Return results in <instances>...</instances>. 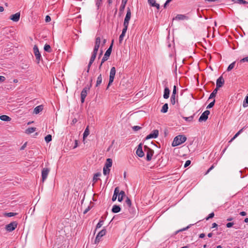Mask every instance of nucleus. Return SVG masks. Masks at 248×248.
Here are the masks:
<instances>
[{
	"label": "nucleus",
	"mask_w": 248,
	"mask_h": 248,
	"mask_svg": "<svg viewBox=\"0 0 248 248\" xmlns=\"http://www.w3.org/2000/svg\"><path fill=\"white\" fill-rule=\"evenodd\" d=\"M106 233V230L105 229H103L102 230L100 231L98 233V234H97V235L95 237V239L94 240V243L95 244H98L100 242L101 237L102 236H103L104 235H105Z\"/></svg>",
	"instance_id": "39448f33"
},
{
	"label": "nucleus",
	"mask_w": 248,
	"mask_h": 248,
	"mask_svg": "<svg viewBox=\"0 0 248 248\" xmlns=\"http://www.w3.org/2000/svg\"><path fill=\"white\" fill-rule=\"evenodd\" d=\"M248 2H247L246 1L244 0H241L240 4H246V3H248Z\"/></svg>",
	"instance_id": "338daca9"
},
{
	"label": "nucleus",
	"mask_w": 248,
	"mask_h": 248,
	"mask_svg": "<svg viewBox=\"0 0 248 248\" xmlns=\"http://www.w3.org/2000/svg\"><path fill=\"white\" fill-rule=\"evenodd\" d=\"M16 214H17V213H16L10 212V213H5L4 214V215L5 217H13V216L16 215Z\"/></svg>",
	"instance_id": "f704fd0d"
},
{
	"label": "nucleus",
	"mask_w": 248,
	"mask_h": 248,
	"mask_svg": "<svg viewBox=\"0 0 248 248\" xmlns=\"http://www.w3.org/2000/svg\"><path fill=\"white\" fill-rule=\"evenodd\" d=\"M210 111L208 110L204 111L200 117L199 119V121L200 122L206 121L208 119V117Z\"/></svg>",
	"instance_id": "1a4fd4ad"
},
{
	"label": "nucleus",
	"mask_w": 248,
	"mask_h": 248,
	"mask_svg": "<svg viewBox=\"0 0 248 248\" xmlns=\"http://www.w3.org/2000/svg\"><path fill=\"white\" fill-rule=\"evenodd\" d=\"M158 134H159V132H158V130H156V129L154 130L151 133L149 134L146 137V139L148 140V139H152V138L155 139L158 137Z\"/></svg>",
	"instance_id": "9b49d317"
},
{
	"label": "nucleus",
	"mask_w": 248,
	"mask_h": 248,
	"mask_svg": "<svg viewBox=\"0 0 248 248\" xmlns=\"http://www.w3.org/2000/svg\"><path fill=\"white\" fill-rule=\"evenodd\" d=\"M217 91H218V88H216L214 90V91H213V92L210 94V96L209 97V99H212L213 98H214L217 93Z\"/></svg>",
	"instance_id": "393cba45"
},
{
	"label": "nucleus",
	"mask_w": 248,
	"mask_h": 248,
	"mask_svg": "<svg viewBox=\"0 0 248 248\" xmlns=\"http://www.w3.org/2000/svg\"><path fill=\"white\" fill-rule=\"evenodd\" d=\"M124 28L123 29L122 33H124V34H125V33H126V32L127 31V28H128V24H125V25L124 24Z\"/></svg>",
	"instance_id": "37998d69"
},
{
	"label": "nucleus",
	"mask_w": 248,
	"mask_h": 248,
	"mask_svg": "<svg viewBox=\"0 0 248 248\" xmlns=\"http://www.w3.org/2000/svg\"><path fill=\"white\" fill-rule=\"evenodd\" d=\"M90 210V207H88L87 209H86L83 212V214H86Z\"/></svg>",
	"instance_id": "69168bd1"
},
{
	"label": "nucleus",
	"mask_w": 248,
	"mask_h": 248,
	"mask_svg": "<svg viewBox=\"0 0 248 248\" xmlns=\"http://www.w3.org/2000/svg\"><path fill=\"white\" fill-rule=\"evenodd\" d=\"M126 4H124L122 3L120 7V11L121 12H123L125 8Z\"/></svg>",
	"instance_id": "49530a36"
},
{
	"label": "nucleus",
	"mask_w": 248,
	"mask_h": 248,
	"mask_svg": "<svg viewBox=\"0 0 248 248\" xmlns=\"http://www.w3.org/2000/svg\"><path fill=\"white\" fill-rule=\"evenodd\" d=\"M51 20V18L49 16H46L45 18V21L46 22H48Z\"/></svg>",
	"instance_id": "4d7b16f0"
},
{
	"label": "nucleus",
	"mask_w": 248,
	"mask_h": 248,
	"mask_svg": "<svg viewBox=\"0 0 248 248\" xmlns=\"http://www.w3.org/2000/svg\"><path fill=\"white\" fill-rule=\"evenodd\" d=\"M176 95H171L170 97V102L172 105H174L175 104Z\"/></svg>",
	"instance_id": "e433bc0d"
},
{
	"label": "nucleus",
	"mask_w": 248,
	"mask_h": 248,
	"mask_svg": "<svg viewBox=\"0 0 248 248\" xmlns=\"http://www.w3.org/2000/svg\"><path fill=\"white\" fill-rule=\"evenodd\" d=\"M89 134H90V131H89V126H87L84 132V133H83V139H85L86 138H87L88 137V136L89 135Z\"/></svg>",
	"instance_id": "bb28decb"
},
{
	"label": "nucleus",
	"mask_w": 248,
	"mask_h": 248,
	"mask_svg": "<svg viewBox=\"0 0 248 248\" xmlns=\"http://www.w3.org/2000/svg\"><path fill=\"white\" fill-rule=\"evenodd\" d=\"M145 151L146 152V159L147 161H150L152 159V156L154 153V151L148 147L147 146H144Z\"/></svg>",
	"instance_id": "20e7f679"
},
{
	"label": "nucleus",
	"mask_w": 248,
	"mask_h": 248,
	"mask_svg": "<svg viewBox=\"0 0 248 248\" xmlns=\"http://www.w3.org/2000/svg\"><path fill=\"white\" fill-rule=\"evenodd\" d=\"M96 55L94 54H92V56L90 58V62H89V65H92L93 62H94L95 58H96Z\"/></svg>",
	"instance_id": "72a5a7b5"
},
{
	"label": "nucleus",
	"mask_w": 248,
	"mask_h": 248,
	"mask_svg": "<svg viewBox=\"0 0 248 248\" xmlns=\"http://www.w3.org/2000/svg\"><path fill=\"white\" fill-rule=\"evenodd\" d=\"M102 0H96V5L98 8H99V6L102 3Z\"/></svg>",
	"instance_id": "5fc2aeb1"
},
{
	"label": "nucleus",
	"mask_w": 248,
	"mask_h": 248,
	"mask_svg": "<svg viewBox=\"0 0 248 248\" xmlns=\"http://www.w3.org/2000/svg\"><path fill=\"white\" fill-rule=\"evenodd\" d=\"M92 82V79L91 80V83ZM92 86V83H90V85L88 87H85L81 93V102L82 103L84 102L85 98H86L87 92L90 90V87Z\"/></svg>",
	"instance_id": "f03ea898"
},
{
	"label": "nucleus",
	"mask_w": 248,
	"mask_h": 248,
	"mask_svg": "<svg viewBox=\"0 0 248 248\" xmlns=\"http://www.w3.org/2000/svg\"><path fill=\"white\" fill-rule=\"evenodd\" d=\"M168 104L166 103L163 106V107L161 109V112L162 113H166L168 111Z\"/></svg>",
	"instance_id": "c85d7f7f"
},
{
	"label": "nucleus",
	"mask_w": 248,
	"mask_h": 248,
	"mask_svg": "<svg viewBox=\"0 0 248 248\" xmlns=\"http://www.w3.org/2000/svg\"><path fill=\"white\" fill-rule=\"evenodd\" d=\"M101 175V173H96L94 174V176H93V181L95 182H96L98 178V177L99 176H100Z\"/></svg>",
	"instance_id": "58836bf2"
},
{
	"label": "nucleus",
	"mask_w": 248,
	"mask_h": 248,
	"mask_svg": "<svg viewBox=\"0 0 248 248\" xmlns=\"http://www.w3.org/2000/svg\"><path fill=\"white\" fill-rule=\"evenodd\" d=\"M190 163H191L190 160H188L186 161V162L184 165V167L186 168V167H188L190 164Z\"/></svg>",
	"instance_id": "864d4df0"
},
{
	"label": "nucleus",
	"mask_w": 248,
	"mask_h": 248,
	"mask_svg": "<svg viewBox=\"0 0 248 248\" xmlns=\"http://www.w3.org/2000/svg\"><path fill=\"white\" fill-rule=\"evenodd\" d=\"M214 165H212L207 170L206 172L205 173V175L207 174L211 170H212L214 168Z\"/></svg>",
	"instance_id": "8fccbe9b"
},
{
	"label": "nucleus",
	"mask_w": 248,
	"mask_h": 248,
	"mask_svg": "<svg viewBox=\"0 0 248 248\" xmlns=\"http://www.w3.org/2000/svg\"><path fill=\"white\" fill-rule=\"evenodd\" d=\"M118 194H119V187H116L114 189V194H113V195L112 198V200L113 202L116 201Z\"/></svg>",
	"instance_id": "aec40b11"
},
{
	"label": "nucleus",
	"mask_w": 248,
	"mask_h": 248,
	"mask_svg": "<svg viewBox=\"0 0 248 248\" xmlns=\"http://www.w3.org/2000/svg\"><path fill=\"white\" fill-rule=\"evenodd\" d=\"M136 154L140 157H142L144 156V154L142 151L141 144H140L138 145V147L136 151Z\"/></svg>",
	"instance_id": "4468645a"
},
{
	"label": "nucleus",
	"mask_w": 248,
	"mask_h": 248,
	"mask_svg": "<svg viewBox=\"0 0 248 248\" xmlns=\"http://www.w3.org/2000/svg\"><path fill=\"white\" fill-rule=\"evenodd\" d=\"M191 225H189L187 226L186 227L184 228H183V229H181V230H180L178 231V232H182V231H186V230L187 229H188L190 227V226H191Z\"/></svg>",
	"instance_id": "052dcab7"
},
{
	"label": "nucleus",
	"mask_w": 248,
	"mask_h": 248,
	"mask_svg": "<svg viewBox=\"0 0 248 248\" xmlns=\"http://www.w3.org/2000/svg\"><path fill=\"white\" fill-rule=\"evenodd\" d=\"M133 129L134 130V131H138L140 129H141V127L139 126H134L133 127H132Z\"/></svg>",
	"instance_id": "3c124183"
},
{
	"label": "nucleus",
	"mask_w": 248,
	"mask_h": 248,
	"mask_svg": "<svg viewBox=\"0 0 248 248\" xmlns=\"http://www.w3.org/2000/svg\"><path fill=\"white\" fill-rule=\"evenodd\" d=\"M224 83V80L222 76L219 77L217 80V88L221 87Z\"/></svg>",
	"instance_id": "ddd939ff"
},
{
	"label": "nucleus",
	"mask_w": 248,
	"mask_h": 248,
	"mask_svg": "<svg viewBox=\"0 0 248 248\" xmlns=\"http://www.w3.org/2000/svg\"><path fill=\"white\" fill-rule=\"evenodd\" d=\"M20 14L16 13L15 14L12 15L10 16V19L13 21L17 22L20 18Z\"/></svg>",
	"instance_id": "2eb2a0df"
},
{
	"label": "nucleus",
	"mask_w": 248,
	"mask_h": 248,
	"mask_svg": "<svg viewBox=\"0 0 248 248\" xmlns=\"http://www.w3.org/2000/svg\"><path fill=\"white\" fill-rule=\"evenodd\" d=\"M36 128L35 127H30L26 129V133L28 134H30L31 133H33L36 131Z\"/></svg>",
	"instance_id": "cd10ccee"
},
{
	"label": "nucleus",
	"mask_w": 248,
	"mask_h": 248,
	"mask_svg": "<svg viewBox=\"0 0 248 248\" xmlns=\"http://www.w3.org/2000/svg\"><path fill=\"white\" fill-rule=\"evenodd\" d=\"M45 141L48 143L52 140V136L51 135H47L45 138Z\"/></svg>",
	"instance_id": "c9c22d12"
},
{
	"label": "nucleus",
	"mask_w": 248,
	"mask_h": 248,
	"mask_svg": "<svg viewBox=\"0 0 248 248\" xmlns=\"http://www.w3.org/2000/svg\"><path fill=\"white\" fill-rule=\"evenodd\" d=\"M240 215L242 216H245L247 215V213L244 211H242L240 213Z\"/></svg>",
	"instance_id": "0e129e2a"
},
{
	"label": "nucleus",
	"mask_w": 248,
	"mask_h": 248,
	"mask_svg": "<svg viewBox=\"0 0 248 248\" xmlns=\"http://www.w3.org/2000/svg\"><path fill=\"white\" fill-rule=\"evenodd\" d=\"M246 62H248V56L241 59L240 61V62L241 63Z\"/></svg>",
	"instance_id": "de8ad7c7"
},
{
	"label": "nucleus",
	"mask_w": 248,
	"mask_h": 248,
	"mask_svg": "<svg viewBox=\"0 0 248 248\" xmlns=\"http://www.w3.org/2000/svg\"><path fill=\"white\" fill-rule=\"evenodd\" d=\"M125 206H126L128 208L130 207V206H131V200L128 197L126 198V199L125 201Z\"/></svg>",
	"instance_id": "c756f323"
},
{
	"label": "nucleus",
	"mask_w": 248,
	"mask_h": 248,
	"mask_svg": "<svg viewBox=\"0 0 248 248\" xmlns=\"http://www.w3.org/2000/svg\"><path fill=\"white\" fill-rule=\"evenodd\" d=\"M115 74L116 69L114 67H113L110 69L109 78V82L107 88V89L108 88L109 86L111 85V84L113 82Z\"/></svg>",
	"instance_id": "7ed1b4c3"
},
{
	"label": "nucleus",
	"mask_w": 248,
	"mask_h": 248,
	"mask_svg": "<svg viewBox=\"0 0 248 248\" xmlns=\"http://www.w3.org/2000/svg\"><path fill=\"white\" fill-rule=\"evenodd\" d=\"M205 236V234L204 233H201L199 235V237L201 238H203Z\"/></svg>",
	"instance_id": "774afa93"
},
{
	"label": "nucleus",
	"mask_w": 248,
	"mask_h": 248,
	"mask_svg": "<svg viewBox=\"0 0 248 248\" xmlns=\"http://www.w3.org/2000/svg\"><path fill=\"white\" fill-rule=\"evenodd\" d=\"M124 36H125V34L123 33H122L120 35L119 38V41L120 43H122V42L123 40V39H124Z\"/></svg>",
	"instance_id": "a18cd8bd"
},
{
	"label": "nucleus",
	"mask_w": 248,
	"mask_h": 248,
	"mask_svg": "<svg viewBox=\"0 0 248 248\" xmlns=\"http://www.w3.org/2000/svg\"><path fill=\"white\" fill-rule=\"evenodd\" d=\"M111 211L114 213H117L121 211V207L117 205H114L112 207Z\"/></svg>",
	"instance_id": "412c9836"
},
{
	"label": "nucleus",
	"mask_w": 248,
	"mask_h": 248,
	"mask_svg": "<svg viewBox=\"0 0 248 248\" xmlns=\"http://www.w3.org/2000/svg\"><path fill=\"white\" fill-rule=\"evenodd\" d=\"M235 62H232V63H231L229 66L227 68V71L228 72H229L231 70H232L235 66Z\"/></svg>",
	"instance_id": "7c9ffc66"
},
{
	"label": "nucleus",
	"mask_w": 248,
	"mask_h": 248,
	"mask_svg": "<svg viewBox=\"0 0 248 248\" xmlns=\"http://www.w3.org/2000/svg\"><path fill=\"white\" fill-rule=\"evenodd\" d=\"M215 100L214 99L213 101L211 102L207 107V108H212L214 105H215Z\"/></svg>",
	"instance_id": "c03bdc74"
},
{
	"label": "nucleus",
	"mask_w": 248,
	"mask_h": 248,
	"mask_svg": "<svg viewBox=\"0 0 248 248\" xmlns=\"http://www.w3.org/2000/svg\"><path fill=\"white\" fill-rule=\"evenodd\" d=\"M184 119H185L186 121L187 122H191L193 121V116H190L189 117H183Z\"/></svg>",
	"instance_id": "ea45409f"
},
{
	"label": "nucleus",
	"mask_w": 248,
	"mask_h": 248,
	"mask_svg": "<svg viewBox=\"0 0 248 248\" xmlns=\"http://www.w3.org/2000/svg\"><path fill=\"white\" fill-rule=\"evenodd\" d=\"M0 119L3 121L8 122L11 120V118L7 115H2L0 116Z\"/></svg>",
	"instance_id": "5701e85b"
},
{
	"label": "nucleus",
	"mask_w": 248,
	"mask_h": 248,
	"mask_svg": "<svg viewBox=\"0 0 248 248\" xmlns=\"http://www.w3.org/2000/svg\"><path fill=\"white\" fill-rule=\"evenodd\" d=\"M100 43H101L100 37H99V36L96 37V38H95V45H97V46H100Z\"/></svg>",
	"instance_id": "4c0bfd02"
},
{
	"label": "nucleus",
	"mask_w": 248,
	"mask_h": 248,
	"mask_svg": "<svg viewBox=\"0 0 248 248\" xmlns=\"http://www.w3.org/2000/svg\"><path fill=\"white\" fill-rule=\"evenodd\" d=\"M103 220H100L96 225V229L100 228L103 224Z\"/></svg>",
	"instance_id": "09e8293b"
},
{
	"label": "nucleus",
	"mask_w": 248,
	"mask_h": 248,
	"mask_svg": "<svg viewBox=\"0 0 248 248\" xmlns=\"http://www.w3.org/2000/svg\"><path fill=\"white\" fill-rule=\"evenodd\" d=\"M148 3L152 7H155L157 9L160 8V5L158 3H156L155 0H148Z\"/></svg>",
	"instance_id": "dca6fc26"
},
{
	"label": "nucleus",
	"mask_w": 248,
	"mask_h": 248,
	"mask_svg": "<svg viewBox=\"0 0 248 248\" xmlns=\"http://www.w3.org/2000/svg\"><path fill=\"white\" fill-rule=\"evenodd\" d=\"M50 171V170L48 168H43L42 170V182H44L48 176V174Z\"/></svg>",
	"instance_id": "9d476101"
},
{
	"label": "nucleus",
	"mask_w": 248,
	"mask_h": 248,
	"mask_svg": "<svg viewBox=\"0 0 248 248\" xmlns=\"http://www.w3.org/2000/svg\"><path fill=\"white\" fill-rule=\"evenodd\" d=\"M186 140V137L182 135L175 137L172 143V146L175 147L185 142Z\"/></svg>",
	"instance_id": "f257e3e1"
},
{
	"label": "nucleus",
	"mask_w": 248,
	"mask_h": 248,
	"mask_svg": "<svg viewBox=\"0 0 248 248\" xmlns=\"http://www.w3.org/2000/svg\"><path fill=\"white\" fill-rule=\"evenodd\" d=\"M44 49L45 51H46L47 52H51V47L49 45L46 44L44 46Z\"/></svg>",
	"instance_id": "2f4dec72"
},
{
	"label": "nucleus",
	"mask_w": 248,
	"mask_h": 248,
	"mask_svg": "<svg viewBox=\"0 0 248 248\" xmlns=\"http://www.w3.org/2000/svg\"><path fill=\"white\" fill-rule=\"evenodd\" d=\"M125 196V192L124 191H121L119 190V194L118 195V200L121 202L123 200L124 197Z\"/></svg>",
	"instance_id": "a211bd4d"
},
{
	"label": "nucleus",
	"mask_w": 248,
	"mask_h": 248,
	"mask_svg": "<svg viewBox=\"0 0 248 248\" xmlns=\"http://www.w3.org/2000/svg\"><path fill=\"white\" fill-rule=\"evenodd\" d=\"M170 91L168 87H166L164 89L163 97L165 99H168L170 96Z\"/></svg>",
	"instance_id": "6ab92c4d"
},
{
	"label": "nucleus",
	"mask_w": 248,
	"mask_h": 248,
	"mask_svg": "<svg viewBox=\"0 0 248 248\" xmlns=\"http://www.w3.org/2000/svg\"><path fill=\"white\" fill-rule=\"evenodd\" d=\"M172 0H167V1H166V2L165 3V4H164V8H166L167 5L170 3V2Z\"/></svg>",
	"instance_id": "bf43d9fd"
},
{
	"label": "nucleus",
	"mask_w": 248,
	"mask_h": 248,
	"mask_svg": "<svg viewBox=\"0 0 248 248\" xmlns=\"http://www.w3.org/2000/svg\"><path fill=\"white\" fill-rule=\"evenodd\" d=\"M176 87L175 85L173 86L172 95H176Z\"/></svg>",
	"instance_id": "6e6d98bb"
},
{
	"label": "nucleus",
	"mask_w": 248,
	"mask_h": 248,
	"mask_svg": "<svg viewBox=\"0 0 248 248\" xmlns=\"http://www.w3.org/2000/svg\"><path fill=\"white\" fill-rule=\"evenodd\" d=\"M131 16V13L130 10L129 8H128L127 13L126 14V16H125V17L124 18V25H125V24L129 25V21L130 19Z\"/></svg>",
	"instance_id": "f8f14e48"
},
{
	"label": "nucleus",
	"mask_w": 248,
	"mask_h": 248,
	"mask_svg": "<svg viewBox=\"0 0 248 248\" xmlns=\"http://www.w3.org/2000/svg\"><path fill=\"white\" fill-rule=\"evenodd\" d=\"M112 165V160L111 158H108L104 165L106 168H110Z\"/></svg>",
	"instance_id": "4be33fe9"
},
{
	"label": "nucleus",
	"mask_w": 248,
	"mask_h": 248,
	"mask_svg": "<svg viewBox=\"0 0 248 248\" xmlns=\"http://www.w3.org/2000/svg\"><path fill=\"white\" fill-rule=\"evenodd\" d=\"M102 75H101V74H100L97 78L96 87L99 86L102 83Z\"/></svg>",
	"instance_id": "a878e982"
},
{
	"label": "nucleus",
	"mask_w": 248,
	"mask_h": 248,
	"mask_svg": "<svg viewBox=\"0 0 248 248\" xmlns=\"http://www.w3.org/2000/svg\"><path fill=\"white\" fill-rule=\"evenodd\" d=\"M248 105V95L245 97V99L244 101L243 106L244 107H246Z\"/></svg>",
	"instance_id": "a19ab883"
},
{
	"label": "nucleus",
	"mask_w": 248,
	"mask_h": 248,
	"mask_svg": "<svg viewBox=\"0 0 248 248\" xmlns=\"http://www.w3.org/2000/svg\"><path fill=\"white\" fill-rule=\"evenodd\" d=\"M112 44L111 45L110 47L107 49L102 59V63H103L105 61H107L108 59V57L110 55L111 51H112Z\"/></svg>",
	"instance_id": "0eeeda50"
},
{
	"label": "nucleus",
	"mask_w": 248,
	"mask_h": 248,
	"mask_svg": "<svg viewBox=\"0 0 248 248\" xmlns=\"http://www.w3.org/2000/svg\"><path fill=\"white\" fill-rule=\"evenodd\" d=\"M5 78L3 76H0V82H3L5 80Z\"/></svg>",
	"instance_id": "680f3d73"
},
{
	"label": "nucleus",
	"mask_w": 248,
	"mask_h": 248,
	"mask_svg": "<svg viewBox=\"0 0 248 248\" xmlns=\"http://www.w3.org/2000/svg\"><path fill=\"white\" fill-rule=\"evenodd\" d=\"M233 225V222H229L228 223H227L226 224V227L227 228H231V227H232Z\"/></svg>",
	"instance_id": "13d9d810"
},
{
	"label": "nucleus",
	"mask_w": 248,
	"mask_h": 248,
	"mask_svg": "<svg viewBox=\"0 0 248 248\" xmlns=\"http://www.w3.org/2000/svg\"><path fill=\"white\" fill-rule=\"evenodd\" d=\"M26 145H27V142L23 144V145H22V147H21V148H20V150H24V148L26 147Z\"/></svg>",
	"instance_id": "e2e57ef3"
},
{
	"label": "nucleus",
	"mask_w": 248,
	"mask_h": 248,
	"mask_svg": "<svg viewBox=\"0 0 248 248\" xmlns=\"http://www.w3.org/2000/svg\"><path fill=\"white\" fill-rule=\"evenodd\" d=\"M110 172V169L109 168H106V167H104L103 168V174L105 175H106L107 174H108Z\"/></svg>",
	"instance_id": "473e14b6"
},
{
	"label": "nucleus",
	"mask_w": 248,
	"mask_h": 248,
	"mask_svg": "<svg viewBox=\"0 0 248 248\" xmlns=\"http://www.w3.org/2000/svg\"><path fill=\"white\" fill-rule=\"evenodd\" d=\"M99 46L95 45L93 54H97Z\"/></svg>",
	"instance_id": "79ce46f5"
},
{
	"label": "nucleus",
	"mask_w": 248,
	"mask_h": 248,
	"mask_svg": "<svg viewBox=\"0 0 248 248\" xmlns=\"http://www.w3.org/2000/svg\"><path fill=\"white\" fill-rule=\"evenodd\" d=\"M214 215H214V213H210V214L209 215L208 217H207L206 218V220H208V219H210V218H213V217H214Z\"/></svg>",
	"instance_id": "603ef678"
},
{
	"label": "nucleus",
	"mask_w": 248,
	"mask_h": 248,
	"mask_svg": "<svg viewBox=\"0 0 248 248\" xmlns=\"http://www.w3.org/2000/svg\"><path fill=\"white\" fill-rule=\"evenodd\" d=\"M17 223L16 221H13L6 226V229L8 232L14 231L17 227Z\"/></svg>",
	"instance_id": "6e6552de"
},
{
	"label": "nucleus",
	"mask_w": 248,
	"mask_h": 248,
	"mask_svg": "<svg viewBox=\"0 0 248 248\" xmlns=\"http://www.w3.org/2000/svg\"><path fill=\"white\" fill-rule=\"evenodd\" d=\"M188 19V17L187 16H186L184 15H181V14H179V15H177L175 17V18H173V20H185V19Z\"/></svg>",
	"instance_id": "f3484780"
},
{
	"label": "nucleus",
	"mask_w": 248,
	"mask_h": 248,
	"mask_svg": "<svg viewBox=\"0 0 248 248\" xmlns=\"http://www.w3.org/2000/svg\"><path fill=\"white\" fill-rule=\"evenodd\" d=\"M43 110V107L42 106H38L35 107L34 109L33 112L35 114H38Z\"/></svg>",
	"instance_id": "b1692460"
},
{
	"label": "nucleus",
	"mask_w": 248,
	"mask_h": 248,
	"mask_svg": "<svg viewBox=\"0 0 248 248\" xmlns=\"http://www.w3.org/2000/svg\"><path fill=\"white\" fill-rule=\"evenodd\" d=\"M33 52L37 60V62L39 63L41 60V55L36 45H34L33 46Z\"/></svg>",
	"instance_id": "423d86ee"
}]
</instances>
